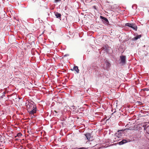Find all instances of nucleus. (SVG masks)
<instances>
[{"label": "nucleus", "mask_w": 149, "mask_h": 149, "mask_svg": "<svg viewBox=\"0 0 149 149\" xmlns=\"http://www.w3.org/2000/svg\"><path fill=\"white\" fill-rule=\"evenodd\" d=\"M85 136L88 140H89L91 137V134L90 133H87L85 134Z\"/></svg>", "instance_id": "6"}, {"label": "nucleus", "mask_w": 149, "mask_h": 149, "mask_svg": "<svg viewBox=\"0 0 149 149\" xmlns=\"http://www.w3.org/2000/svg\"><path fill=\"white\" fill-rule=\"evenodd\" d=\"M5 94H3V95H2L1 96V98H4L5 99V98H4V97H5Z\"/></svg>", "instance_id": "14"}, {"label": "nucleus", "mask_w": 149, "mask_h": 149, "mask_svg": "<svg viewBox=\"0 0 149 149\" xmlns=\"http://www.w3.org/2000/svg\"><path fill=\"white\" fill-rule=\"evenodd\" d=\"M127 142L128 141H127L125 139H123L121 141L119 142L118 143V144H119V145H122Z\"/></svg>", "instance_id": "7"}, {"label": "nucleus", "mask_w": 149, "mask_h": 149, "mask_svg": "<svg viewBox=\"0 0 149 149\" xmlns=\"http://www.w3.org/2000/svg\"><path fill=\"white\" fill-rule=\"evenodd\" d=\"M3 93H5V92H3Z\"/></svg>", "instance_id": "21"}, {"label": "nucleus", "mask_w": 149, "mask_h": 149, "mask_svg": "<svg viewBox=\"0 0 149 149\" xmlns=\"http://www.w3.org/2000/svg\"><path fill=\"white\" fill-rule=\"evenodd\" d=\"M106 65L108 67H109L110 66V63L108 62L106 63Z\"/></svg>", "instance_id": "13"}, {"label": "nucleus", "mask_w": 149, "mask_h": 149, "mask_svg": "<svg viewBox=\"0 0 149 149\" xmlns=\"http://www.w3.org/2000/svg\"><path fill=\"white\" fill-rule=\"evenodd\" d=\"M55 15L56 18H61V15L60 13H55Z\"/></svg>", "instance_id": "9"}, {"label": "nucleus", "mask_w": 149, "mask_h": 149, "mask_svg": "<svg viewBox=\"0 0 149 149\" xmlns=\"http://www.w3.org/2000/svg\"><path fill=\"white\" fill-rule=\"evenodd\" d=\"M22 99V98H20L19 97V100H20V99Z\"/></svg>", "instance_id": "20"}, {"label": "nucleus", "mask_w": 149, "mask_h": 149, "mask_svg": "<svg viewBox=\"0 0 149 149\" xmlns=\"http://www.w3.org/2000/svg\"><path fill=\"white\" fill-rule=\"evenodd\" d=\"M123 131L122 130H119L115 134V135L118 138H120L123 135Z\"/></svg>", "instance_id": "4"}, {"label": "nucleus", "mask_w": 149, "mask_h": 149, "mask_svg": "<svg viewBox=\"0 0 149 149\" xmlns=\"http://www.w3.org/2000/svg\"><path fill=\"white\" fill-rule=\"evenodd\" d=\"M22 135V134L21 133H19L17 134V135L15 136L16 137L17 136L19 137L21 136Z\"/></svg>", "instance_id": "12"}, {"label": "nucleus", "mask_w": 149, "mask_h": 149, "mask_svg": "<svg viewBox=\"0 0 149 149\" xmlns=\"http://www.w3.org/2000/svg\"><path fill=\"white\" fill-rule=\"evenodd\" d=\"M54 111L56 113H57V112L56 111Z\"/></svg>", "instance_id": "19"}, {"label": "nucleus", "mask_w": 149, "mask_h": 149, "mask_svg": "<svg viewBox=\"0 0 149 149\" xmlns=\"http://www.w3.org/2000/svg\"><path fill=\"white\" fill-rule=\"evenodd\" d=\"M141 37V35H137L134 37L133 39L134 40H137L138 39L140 38Z\"/></svg>", "instance_id": "10"}, {"label": "nucleus", "mask_w": 149, "mask_h": 149, "mask_svg": "<svg viewBox=\"0 0 149 149\" xmlns=\"http://www.w3.org/2000/svg\"><path fill=\"white\" fill-rule=\"evenodd\" d=\"M148 91L149 92V88H146L143 89L142 90H141V92H143V91Z\"/></svg>", "instance_id": "11"}, {"label": "nucleus", "mask_w": 149, "mask_h": 149, "mask_svg": "<svg viewBox=\"0 0 149 149\" xmlns=\"http://www.w3.org/2000/svg\"><path fill=\"white\" fill-rule=\"evenodd\" d=\"M126 25L132 28L134 30H136L137 29V27L134 24L127 23L126 24Z\"/></svg>", "instance_id": "2"}, {"label": "nucleus", "mask_w": 149, "mask_h": 149, "mask_svg": "<svg viewBox=\"0 0 149 149\" xmlns=\"http://www.w3.org/2000/svg\"><path fill=\"white\" fill-rule=\"evenodd\" d=\"M132 90L133 91H135V93H136V89L135 88H132Z\"/></svg>", "instance_id": "15"}, {"label": "nucleus", "mask_w": 149, "mask_h": 149, "mask_svg": "<svg viewBox=\"0 0 149 149\" xmlns=\"http://www.w3.org/2000/svg\"><path fill=\"white\" fill-rule=\"evenodd\" d=\"M61 0H55V1L56 2H58L59 1H60Z\"/></svg>", "instance_id": "17"}, {"label": "nucleus", "mask_w": 149, "mask_h": 149, "mask_svg": "<svg viewBox=\"0 0 149 149\" xmlns=\"http://www.w3.org/2000/svg\"><path fill=\"white\" fill-rule=\"evenodd\" d=\"M72 70H74L77 73L79 72V70L78 69V67L77 66H75L73 67L72 69H71Z\"/></svg>", "instance_id": "5"}, {"label": "nucleus", "mask_w": 149, "mask_h": 149, "mask_svg": "<svg viewBox=\"0 0 149 149\" xmlns=\"http://www.w3.org/2000/svg\"><path fill=\"white\" fill-rule=\"evenodd\" d=\"M72 107L73 109H74V105H73L72 106V107Z\"/></svg>", "instance_id": "18"}, {"label": "nucleus", "mask_w": 149, "mask_h": 149, "mask_svg": "<svg viewBox=\"0 0 149 149\" xmlns=\"http://www.w3.org/2000/svg\"><path fill=\"white\" fill-rule=\"evenodd\" d=\"M100 18L104 20L106 23H108L109 22L108 20L106 18L102 16H100Z\"/></svg>", "instance_id": "8"}, {"label": "nucleus", "mask_w": 149, "mask_h": 149, "mask_svg": "<svg viewBox=\"0 0 149 149\" xmlns=\"http://www.w3.org/2000/svg\"><path fill=\"white\" fill-rule=\"evenodd\" d=\"M25 105L30 114H33L36 113V107L35 104L33 101L27 100L26 102Z\"/></svg>", "instance_id": "1"}, {"label": "nucleus", "mask_w": 149, "mask_h": 149, "mask_svg": "<svg viewBox=\"0 0 149 149\" xmlns=\"http://www.w3.org/2000/svg\"><path fill=\"white\" fill-rule=\"evenodd\" d=\"M121 63L123 64H124L126 63V56H125L121 55L120 57Z\"/></svg>", "instance_id": "3"}, {"label": "nucleus", "mask_w": 149, "mask_h": 149, "mask_svg": "<svg viewBox=\"0 0 149 149\" xmlns=\"http://www.w3.org/2000/svg\"><path fill=\"white\" fill-rule=\"evenodd\" d=\"M76 149H84L85 148H76Z\"/></svg>", "instance_id": "16"}]
</instances>
